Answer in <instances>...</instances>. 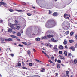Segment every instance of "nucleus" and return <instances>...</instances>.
I'll return each mask as SVG.
<instances>
[{
    "label": "nucleus",
    "instance_id": "15",
    "mask_svg": "<svg viewBox=\"0 0 77 77\" xmlns=\"http://www.w3.org/2000/svg\"><path fill=\"white\" fill-rule=\"evenodd\" d=\"M35 64L34 63H29V66H32V65H34Z\"/></svg>",
    "mask_w": 77,
    "mask_h": 77
},
{
    "label": "nucleus",
    "instance_id": "8",
    "mask_svg": "<svg viewBox=\"0 0 77 77\" xmlns=\"http://www.w3.org/2000/svg\"><path fill=\"white\" fill-rule=\"evenodd\" d=\"M58 57H59V58L60 59H63V60L65 59V58L63 57L62 56L60 55Z\"/></svg>",
    "mask_w": 77,
    "mask_h": 77
},
{
    "label": "nucleus",
    "instance_id": "56",
    "mask_svg": "<svg viewBox=\"0 0 77 77\" xmlns=\"http://www.w3.org/2000/svg\"><path fill=\"white\" fill-rule=\"evenodd\" d=\"M2 22H3V20H0V23H2Z\"/></svg>",
    "mask_w": 77,
    "mask_h": 77
},
{
    "label": "nucleus",
    "instance_id": "50",
    "mask_svg": "<svg viewBox=\"0 0 77 77\" xmlns=\"http://www.w3.org/2000/svg\"><path fill=\"white\" fill-rule=\"evenodd\" d=\"M3 2H0V4H2V5H3Z\"/></svg>",
    "mask_w": 77,
    "mask_h": 77
},
{
    "label": "nucleus",
    "instance_id": "61",
    "mask_svg": "<svg viewBox=\"0 0 77 77\" xmlns=\"http://www.w3.org/2000/svg\"><path fill=\"white\" fill-rule=\"evenodd\" d=\"M75 47H77V43H76Z\"/></svg>",
    "mask_w": 77,
    "mask_h": 77
},
{
    "label": "nucleus",
    "instance_id": "3",
    "mask_svg": "<svg viewBox=\"0 0 77 77\" xmlns=\"http://www.w3.org/2000/svg\"><path fill=\"white\" fill-rule=\"evenodd\" d=\"M46 34H48L47 35V38H51L52 37H53V35H51L50 32H47L46 33Z\"/></svg>",
    "mask_w": 77,
    "mask_h": 77
},
{
    "label": "nucleus",
    "instance_id": "17",
    "mask_svg": "<svg viewBox=\"0 0 77 77\" xmlns=\"http://www.w3.org/2000/svg\"><path fill=\"white\" fill-rule=\"evenodd\" d=\"M51 40L53 41V42H57V41L56 40L54 39L53 38H51Z\"/></svg>",
    "mask_w": 77,
    "mask_h": 77
},
{
    "label": "nucleus",
    "instance_id": "18",
    "mask_svg": "<svg viewBox=\"0 0 77 77\" xmlns=\"http://www.w3.org/2000/svg\"><path fill=\"white\" fill-rule=\"evenodd\" d=\"M30 50H29L27 52V54H29V56H30Z\"/></svg>",
    "mask_w": 77,
    "mask_h": 77
},
{
    "label": "nucleus",
    "instance_id": "43",
    "mask_svg": "<svg viewBox=\"0 0 77 77\" xmlns=\"http://www.w3.org/2000/svg\"><path fill=\"white\" fill-rule=\"evenodd\" d=\"M10 56H14V54H9Z\"/></svg>",
    "mask_w": 77,
    "mask_h": 77
},
{
    "label": "nucleus",
    "instance_id": "60",
    "mask_svg": "<svg viewBox=\"0 0 77 77\" xmlns=\"http://www.w3.org/2000/svg\"><path fill=\"white\" fill-rule=\"evenodd\" d=\"M44 54H45V55H46V56L47 55V53H46V52H45Z\"/></svg>",
    "mask_w": 77,
    "mask_h": 77
},
{
    "label": "nucleus",
    "instance_id": "54",
    "mask_svg": "<svg viewBox=\"0 0 77 77\" xmlns=\"http://www.w3.org/2000/svg\"><path fill=\"white\" fill-rule=\"evenodd\" d=\"M49 14H51V11L49 10Z\"/></svg>",
    "mask_w": 77,
    "mask_h": 77
},
{
    "label": "nucleus",
    "instance_id": "37",
    "mask_svg": "<svg viewBox=\"0 0 77 77\" xmlns=\"http://www.w3.org/2000/svg\"><path fill=\"white\" fill-rule=\"evenodd\" d=\"M22 68L23 69H27V68L25 67H22Z\"/></svg>",
    "mask_w": 77,
    "mask_h": 77
},
{
    "label": "nucleus",
    "instance_id": "38",
    "mask_svg": "<svg viewBox=\"0 0 77 77\" xmlns=\"http://www.w3.org/2000/svg\"><path fill=\"white\" fill-rule=\"evenodd\" d=\"M21 66V64L20 63H18V66L20 67Z\"/></svg>",
    "mask_w": 77,
    "mask_h": 77
},
{
    "label": "nucleus",
    "instance_id": "41",
    "mask_svg": "<svg viewBox=\"0 0 77 77\" xmlns=\"http://www.w3.org/2000/svg\"><path fill=\"white\" fill-rule=\"evenodd\" d=\"M57 62H58V63H61V60H57Z\"/></svg>",
    "mask_w": 77,
    "mask_h": 77
},
{
    "label": "nucleus",
    "instance_id": "29",
    "mask_svg": "<svg viewBox=\"0 0 77 77\" xmlns=\"http://www.w3.org/2000/svg\"><path fill=\"white\" fill-rule=\"evenodd\" d=\"M12 30L11 29H9L8 32L10 33H11V32H12Z\"/></svg>",
    "mask_w": 77,
    "mask_h": 77
},
{
    "label": "nucleus",
    "instance_id": "27",
    "mask_svg": "<svg viewBox=\"0 0 77 77\" xmlns=\"http://www.w3.org/2000/svg\"><path fill=\"white\" fill-rule=\"evenodd\" d=\"M69 42L70 43H72V42H74V41L73 40H69Z\"/></svg>",
    "mask_w": 77,
    "mask_h": 77
},
{
    "label": "nucleus",
    "instance_id": "58",
    "mask_svg": "<svg viewBox=\"0 0 77 77\" xmlns=\"http://www.w3.org/2000/svg\"><path fill=\"white\" fill-rule=\"evenodd\" d=\"M47 57H48V59H50V57H49V56H48V55H46Z\"/></svg>",
    "mask_w": 77,
    "mask_h": 77
},
{
    "label": "nucleus",
    "instance_id": "52",
    "mask_svg": "<svg viewBox=\"0 0 77 77\" xmlns=\"http://www.w3.org/2000/svg\"><path fill=\"white\" fill-rule=\"evenodd\" d=\"M33 51L34 52H36V50L35 49H33Z\"/></svg>",
    "mask_w": 77,
    "mask_h": 77
},
{
    "label": "nucleus",
    "instance_id": "36",
    "mask_svg": "<svg viewBox=\"0 0 77 77\" xmlns=\"http://www.w3.org/2000/svg\"><path fill=\"white\" fill-rule=\"evenodd\" d=\"M74 34V32H72L70 33V36H72Z\"/></svg>",
    "mask_w": 77,
    "mask_h": 77
},
{
    "label": "nucleus",
    "instance_id": "4",
    "mask_svg": "<svg viewBox=\"0 0 77 77\" xmlns=\"http://www.w3.org/2000/svg\"><path fill=\"white\" fill-rule=\"evenodd\" d=\"M13 40V38H7L6 39H3V41H12Z\"/></svg>",
    "mask_w": 77,
    "mask_h": 77
},
{
    "label": "nucleus",
    "instance_id": "33",
    "mask_svg": "<svg viewBox=\"0 0 77 77\" xmlns=\"http://www.w3.org/2000/svg\"><path fill=\"white\" fill-rule=\"evenodd\" d=\"M64 18H65L66 19H67V16L66 15V14H65L64 15Z\"/></svg>",
    "mask_w": 77,
    "mask_h": 77
},
{
    "label": "nucleus",
    "instance_id": "31",
    "mask_svg": "<svg viewBox=\"0 0 77 77\" xmlns=\"http://www.w3.org/2000/svg\"><path fill=\"white\" fill-rule=\"evenodd\" d=\"M51 59L52 60H54V57L52 56L51 57Z\"/></svg>",
    "mask_w": 77,
    "mask_h": 77
},
{
    "label": "nucleus",
    "instance_id": "25",
    "mask_svg": "<svg viewBox=\"0 0 77 77\" xmlns=\"http://www.w3.org/2000/svg\"><path fill=\"white\" fill-rule=\"evenodd\" d=\"M17 36H21V33L20 32H18L17 34Z\"/></svg>",
    "mask_w": 77,
    "mask_h": 77
},
{
    "label": "nucleus",
    "instance_id": "34",
    "mask_svg": "<svg viewBox=\"0 0 77 77\" xmlns=\"http://www.w3.org/2000/svg\"><path fill=\"white\" fill-rule=\"evenodd\" d=\"M17 12H22V10H17Z\"/></svg>",
    "mask_w": 77,
    "mask_h": 77
},
{
    "label": "nucleus",
    "instance_id": "1",
    "mask_svg": "<svg viewBox=\"0 0 77 77\" xmlns=\"http://www.w3.org/2000/svg\"><path fill=\"white\" fill-rule=\"evenodd\" d=\"M56 22L53 20H50L48 21L45 24L46 27H53L56 25Z\"/></svg>",
    "mask_w": 77,
    "mask_h": 77
},
{
    "label": "nucleus",
    "instance_id": "28",
    "mask_svg": "<svg viewBox=\"0 0 77 77\" xmlns=\"http://www.w3.org/2000/svg\"><path fill=\"white\" fill-rule=\"evenodd\" d=\"M15 24H14L16 25V26H17V24H18V21H17V20H15Z\"/></svg>",
    "mask_w": 77,
    "mask_h": 77
},
{
    "label": "nucleus",
    "instance_id": "12",
    "mask_svg": "<svg viewBox=\"0 0 77 77\" xmlns=\"http://www.w3.org/2000/svg\"><path fill=\"white\" fill-rule=\"evenodd\" d=\"M57 13H53V15L54 16V17H56V16H57Z\"/></svg>",
    "mask_w": 77,
    "mask_h": 77
},
{
    "label": "nucleus",
    "instance_id": "14",
    "mask_svg": "<svg viewBox=\"0 0 77 77\" xmlns=\"http://www.w3.org/2000/svg\"><path fill=\"white\" fill-rule=\"evenodd\" d=\"M68 43V42H67V41L66 40H64V41L63 42V44L64 45H66Z\"/></svg>",
    "mask_w": 77,
    "mask_h": 77
},
{
    "label": "nucleus",
    "instance_id": "44",
    "mask_svg": "<svg viewBox=\"0 0 77 77\" xmlns=\"http://www.w3.org/2000/svg\"><path fill=\"white\" fill-rule=\"evenodd\" d=\"M66 74H69V71H67L66 72Z\"/></svg>",
    "mask_w": 77,
    "mask_h": 77
},
{
    "label": "nucleus",
    "instance_id": "46",
    "mask_svg": "<svg viewBox=\"0 0 77 77\" xmlns=\"http://www.w3.org/2000/svg\"><path fill=\"white\" fill-rule=\"evenodd\" d=\"M48 62H50V63H53V62L50 60H48Z\"/></svg>",
    "mask_w": 77,
    "mask_h": 77
},
{
    "label": "nucleus",
    "instance_id": "48",
    "mask_svg": "<svg viewBox=\"0 0 77 77\" xmlns=\"http://www.w3.org/2000/svg\"><path fill=\"white\" fill-rule=\"evenodd\" d=\"M22 65L23 66H24V62L23 61L22 62Z\"/></svg>",
    "mask_w": 77,
    "mask_h": 77
},
{
    "label": "nucleus",
    "instance_id": "7",
    "mask_svg": "<svg viewBox=\"0 0 77 77\" xmlns=\"http://www.w3.org/2000/svg\"><path fill=\"white\" fill-rule=\"evenodd\" d=\"M57 45H56L55 46H54L53 48L54 50H55V51H56V50H57Z\"/></svg>",
    "mask_w": 77,
    "mask_h": 77
},
{
    "label": "nucleus",
    "instance_id": "9",
    "mask_svg": "<svg viewBox=\"0 0 77 77\" xmlns=\"http://www.w3.org/2000/svg\"><path fill=\"white\" fill-rule=\"evenodd\" d=\"M16 28L17 30H20V29H21V26H18V25H16Z\"/></svg>",
    "mask_w": 77,
    "mask_h": 77
},
{
    "label": "nucleus",
    "instance_id": "6",
    "mask_svg": "<svg viewBox=\"0 0 77 77\" xmlns=\"http://www.w3.org/2000/svg\"><path fill=\"white\" fill-rule=\"evenodd\" d=\"M15 24H12L10 27L11 28L14 29V30H15V29H16V28L15 27Z\"/></svg>",
    "mask_w": 77,
    "mask_h": 77
},
{
    "label": "nucleus",
    "instance_id": "5",
    "mask_svg": "<svg viewBox=\"0 0 77 77\" xmlns=\"http://www.w3.org/2000/svg\"><path fill=\"white\" fill-rule=\"evenodd\" d=\"M70 50H71L72 51H75V48L73 46H71L69 48Z\"/></svg>",
    "mask_w": 77,
    "mask_h": 77
},
{
    "label": "nucleus",
    "instance_id": "62",
    "mask_svg": "<svg viewBox=\"0 0 77 77\" xmlns=\"http://www.w3.org/2000/svg\"><path fill=\"white\" fill-rule=\"evenodd\" d=\"M66 15L67 17H68V14H66Z\"/></svg>",
    "mask_w": 77,
    "mask_h": 77
},
{
    "label": "nucleus",
    "instance_id": "21",
    "mask_svg": "<svg viewBox=\"0 0 77 77\" xmlns=\"http://www.w3.org/2000/svg\"><path fill=\"white\" fill-rule=\"evenodd\" d=\"M45 70V69L42 68V70H41V71L42 72H45V70Z\"/></svg>",
    "mask_w": 77,
    "mask_h": 77
},
{
    "label": "nucleus",
    "instance_id": "64",
    "mask_svg": "<svg viewBox=\"0 0 77 77\" xmlns=\"http://www.w3.org/2000/svg\"><path fill=\"white\" fill-rule=\"evenodd\" d=\"M75 37L76 39H77V35H75Z\"/></svg>",
    "mask_w": 77,
    "mask_h": 77
},
{
    "label": "nucleus",
    "instance_id": "2",
    "mask_svg": "<svg viewBox=\"0 0 77 77\" xmlns=\"http://www.w3.org/2000/svg\"><path fill=\"white\" fill-rule=\"evenodd\" d=\"M68 24V23L66 21L64 22L62 24V27L63 28H65L66 27H67V25Z\"/></svg>",
    "mask_w": 77,
    "mask_h": 77
},
{
    "label": "nucleus",
    "instance_id": "26",
    "mask_svg": "<svg viewBox=\"0 0 77 77\" xmlns=\"http://www.w3.org/2000/svg\"><path fill=\"white\" fill-rule=\"evenodd\" d=\"M68 56H69V57H71V56H72V54L71 53H68Z\"/></svg>",
    "mask_w": 77,
    "mask_h": 77
},
{
    "label": "nucleus",
    "instance_id": "42",
    "mask_svg": "<svg viewBox=\"0 0 77 77\" xmlns=\"http://www.w3.org/2000/svg\"><path fill=\"white\" fill-rule=\"evenodd\" d=\"M59 54H62V51H60L59 52Z\"/></svg>",
    "mask_w": 77,
    "mask_h": 77
},
{
    "label": "nucleus",
    "instance_id": "22",
    "mask_svg": "<svg viewBox=\"0 0 77 77\" xmlns=\"http://www.w3.org/2000/svg\"><path fill=\"white\" fill-rule=\"evenodd\" d=\"M68 53L66 51H65L64 52V54L65 56H67V54Z\"/></svg>",
    "mask_w": 77,
    "mask_h": 77
},
{
    "label": "nucleus",
    "instance_id": "47",
    "mask_svg": "<svg viewBox=\"0 0 77 77\" xmlns=\"http://www.w3.org/2000/svg\"><path fill=\"white\" fill-rule=\"evenodd\" d=\"M18 46H19V47H23V45L21 44H19V45Z\"/></svg>",
    "mask_w": 77,
    "mask_h": 77
},
{
    "label": "nucleus",
    "instance_id": "55",
    "mask_svg": "<svg viewBox=\"0 0 77 77\" xmlns=\"http://www.w3.org/2000/svg\"><path fill=\"white\" fill-rule=\"evenodd\" d=\"M61 65L63 66H65L63 65V64H61Z\"/></svg>",
    "mask_w": 77,
    "mask_h": 77
},
{
    "label": "nucleus",
    "instance_id": "49",
    "mask_svg": "<svg viewBox=\"0 0 77 77\" xmlns=\"http://www.w3.org/2000/svg\"><path fill=\"white\" fill-rule=\"evenodd\" d=\"M55 74H56V76H57L59 75V74H58V73H55Z\"/></svg>",
    "mask_w": 77,
    "mask_h": 77
},
{
    "label": "nucleus",
    "instance_id": "40",
    "mask_svg": "<svg viewBox=\"0 0 77 77\" xmlns=\"http://www.w3.org/2000/svg\"><path fill=\"white\" fill-rule=\"evenodd\" d=\"M22 43L23 44H25V45H27V43L26 42H22Z\"/></svg>",
    "mask_w": 77,
    "mask_h": 77
},
{
    "label": "nucleus",
    "instance_id": "19",
    "mask_svg": "<svg viewBox=\"0 0 77 77\" xmlns=\"http://www.w3.org/2000/svg\"><path fill=\"white\" fill-rule=\"evenodd\" d=\"M57 68H60V64H57Z\"/></svg>",
    "mask_w": 77,
    "mask_h": 77
},
{
    "label": "nucleus",
    "instance_id": "23",
    "mask_svg": "<svg viewBox=\"0 0 77 77\" xmlns=\"http://www.w3.org/2000/svg\"><path fill=\"white\" fill-rule=\"evenodd\" d=\"M35 60L37 62H39L40 63H41V61H39V60H37V59H35Z\"/></svg>",
    "mask_w": 77,
    "mask_h": 77
},
{
    "label": "nucleus",
    "instance_id": "30",
    "mask_svg": "<svg viewBox=\"0 0 77 77\" xmlns=\"http://www.w3.org/2000/svg\"><path fill=\"white\" fill-rule=\"evenodd\" d=\"M9 11L11 12H14V10L12 9H9Z\"/></svg>",
    "mask_w": 77,
    "mask_h": 77
},
{
    "label": "nucleus",
    "instance_id": "13",
    "mask_svg": "<svg viewBox=\"0 0 77 77\" xmlns=\"http://www.w3.org/2000/svg\"><path fill=\"white\" fill-rule=\"evenodd\" d=\"M10 36L11 37V38H16V39L17 38V37L15 35H10Z\"/></svg>",
    "mask_w": 77,
    "mask_h": 77
},
{
    "label": "nucleus",
    "instance_id": "39",
    "mask_svg": "<svg viewBox=\"0 0 77 77\" xmlns=\"http://www.w3.org/2000/svg\"><path fill=\"white\" fill-rule=\"evenodd\" d=\"M27 15L28 16H31V15H32V14L29 13H27Z\"/></svg>",
    "mask_w": 77,
    "mask_h": 77
},
{
    "label": "nucleus",
    "instance_id": "32",
    "mask_svg": "<svg viewBox=\"0 0 77 77\" xmlns=\"http://www.w3.org/2000/svg\"><path fill=\"white\" fill-rule=\"evenodd\" d=\"M74 63L75 64H76V63H77V60H74Z\"/></svg>",
    "mask_w": 77,
    "mask_h": 77
},
{
    "label": "nucleus",
    "instance_id": "53",
    "mask_svg": "<svg viewBox=\"0 0 77 77\" xmlns=\"http://www.w3.org/2000/svg\"><path fill=\"white\" fill-rule=\"evenodd\" d=\"M65 47L66 48H67V47H68V45H66L65 46Z\"/></svg>",
    "mask_w": 77,
    "mask_h": 77
},
{
    "label": "nucleus",
    "instance_id": "24",
    "mask_svg": "<svg viewBox=\"0 0 77 77\" xmlns=\"http://www.w3.org/2000/svg\"><path fill=\"white\" fill-rule=\"evenodd\" d=\"M48 47H49L51 48H53V45L50 44H49L48 45Z\"/></svg>",
    "mask_w": 77,
    "mask_h": 77
},
{
    "label": "nucleus",
    "instance_id": "16",
    "mask_svg": "<svg viewBox=\"0 0 77 77\" xmlns=\"http://www.w3.org/2000/svg\"><path fill=\"white\" fill-rule=\"evenodd\" d=\"M35 40L36 41H40V40H41V39L39 38H35Z\"/></svg>",
    "mask_w": 77,
    "mask_h": 77
},
{
    "label": "nucleus",
    "instance_id": "57",
    "mask_svg": "<svg viewBox=\"0 0 77 77\" xmlns=\"http://www.w3.org/2000/svg\"><path fill=\"white\" fill-rule=\"evenodd\" d=\"M46 46H48V45H49V44H48L46 43Z\"/></svg>",
    "mask_w": 77,
    "mask_h": 77
},
{
    "label": "nucleus",
    "instance_id": "45",
    "mask_svg": "<svg viewBox=\"0 0 77 77\" xmlns=\"http://www.w3.org/2000/svg\"><path fill=\"white\" fill-rule=\"evenodd\" d=\"M3 5H5V6H7V4L5 2H3Z\"/></svg>",
    "mask_w": 77,
    "mask_h": 77
},
{
    "label": "nucleus",
    "instance_id": "51",
    "mask_svg": "<svg viewBox=\"0 0 77 77\" xmlns=\"http://www.w3.org/2000/svg\"><path fill=\"white\" fill-rule=\"evenodd\" d=\"M13 34H15V33H16V32H15V31H13Z\"/></svg>",
    "mask_w": 77,
    "mask_h": 77
},
{
    "label": "nucleus",
    "instance_id": "63",
    "mask_svg": "<svg viewBox=\"0 0 77 77\" xmlns=\"http://www.w3.org/2000/svg\"><path fill=\"white\" fill-rule=\"evenodd\" d=\"M57 61V59H55V62H56V61Z\"/></svg>",
    "mask_w": 77,
    "mask_h": 77
},
{
    "label": "nucleus",
    "instance_id": "35",
    "mask_svg": "<svg viewBox=\"0 0 77 77\" xmlns=\"http://www.w3.org/2000/svg\"><path fill=\"white\" fill-rule=\"evenodd\" d=\"M65 33L66 34V35H68V34H69V31H66L65 32Z\"/></svg>",
    "mask_w": 77,
    "mask_h": 77
},
{
    "label": "nucleus",
    "instance_id": "11",
    "mask_svg": "<svg viewBox=\"0 0 77 77\" xmlns=\"http://www.w3.org/2000/svg\"><path fill=\"white\" fill-rule=\"evenodd\" d=\"M59 48L60 50H63V47L62 45H60L59 47Z\"/></svg>",
    "mask_w": 77,
    "mask_h": 77
},
{
    "label": "nucleus",
    "instance_id": "20",
    "mask_svg": "<svg viewBox=\"0 0 77 77\" xmlns=\"http://www.w3.org/2000/svg\"><path fill=\"white\" fill-rule=\"evenodd\" d=\"M9 20H8V26L11 27V26H12V25L11 24V23H9Z\"/></svg>",
    "mask_w": 77,
    "mask_h": 77
},
{
    "label": "nucleus",
    "instance_id": "10",
    "mask_svg": "<svg viewBox=\"0 0 77 77\" xmlns=\"http://www.w3.org/2000/svg\"><path fill=\"white\" fill-rule=\"evenodd\" d=\"M47 39V37L46 36L42 37L41 38V39Z\"/></svg>",
    "mask_w": 77,
    "mask_h": 77
},
{
    "label": "nucleus",
    "instance_id": "59",
    "mask_svg": "<svg viewBox=\"0 0 77 77\" xmlns=\"http://www.w3.org/2000/svg\"><path fill=\"white\" fill-rule=\"evenodd\" d=\"M1 43H2L3 44H5V42H2Z\"/></svg>",
    "mask_w": 77,
    "mask_h": 77
}]
</instances>
